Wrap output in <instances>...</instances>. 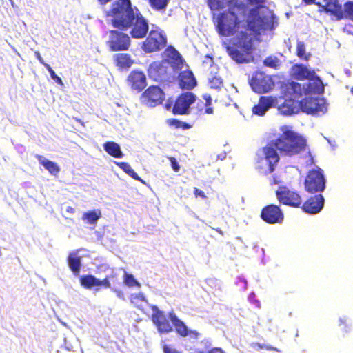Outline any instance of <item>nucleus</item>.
Returning a JSON list of instances; mask_svg holds the SVG:
<instances>
[{
  "label": "nucleus",
  "mask_w": 353,
  "mask_h": 353,
  "mask_svg": "<svg viewBox=\"0 0 353 353\" xmlns=\"http://www.w3.org/2000/svg\"><path fill=\"white\" fill-rule=\"evenodd\" d=\"M214 20L218 33L224 37L232 35L239 28L243 30L230 39L223 42L230 58L238 63L254 60L253 41L256 34L272 32L279 25V19L268 8L248 10L247 6H237L231 11L223 12Z\"/></svg>",
  "instance_id": "nucleus-1"
},
{
  "label": "nucleus",
  "mask_w": 353,
  "mask_h": 353,
  "mask_svg": "<svg viewBox=\"0 0 353 353\" xmlns=\"http://www.w3.org/2000/svg\"><path fill=\"white\" fill-rule=\"evenodd\" d=\"M282 134L274 142L257 152L258 163L264 168L265 173H271L279 160L277 150L283 155L292 156L301 152L306 147V140L287 125L281 127Z\"/></svg>",
  "instance_id": "nucleus-2"
},
{
  "label": "nucleus",
  "mask_w": 353,
  "mask_h": 353,
  "mask_svg": "<svg viewBox=\"0 0 353 353\" xmlns=\"http://www.w3.org/2000/svg\"><path fill=\"white\" fill-rule=\"evenodd\" d=\"M162 62H153L148 68L149 77L155 81H168L173 78L174 71L185 67L179 52L172 46L166 48Z\"/></svg>",
  "instance_id": "nucleus-3"
},
{
  "label": "nucleus",
  "mask_w": 353,
  "mask_h": 353,
  "mask_svg": "<svg viewBox=\"0 0 353 353\" xmlns=\"http://www.w3.org/2000/svg\"><path fill=\"white\" fill-rule=\"evenodd\" d=\"M139 11L136 7H132L130 0H116L112 3L108 16L112 18L113 26L121 30L130 24Z\"/></svg>",
  "instance_id": "nucleus-4"
},
{
  "label": "nucleus",
  "mask_w": 353,
  "mask_h": 353,
  "mask_svg": "<svg viewBox=\"0 0 353 353\" xmlns=\"http://www.w3.org/2000/svg\"><path fill=\"white\" fill-rule=\"evenodd\" d=\"M326 179L321 168L316 166L308 172L305 180V188L308 192H322L325 189Z\"/></svg>",
  "instance_id": "nucleus-5"
},
{
  "label": "nucleus",
  "mask_w": 353,
  "mask_h": 353,
  "mask_svg": "<svg viewBox=\"0 0 353 353\" xmlns=\"http://www.w3.org/2000/svg\"><path fill=\"white\" fill-rule=\"evenodd\" d=\"M300 109L313 115L324 114L327 110L325 99L319 97H306L299 101Z\"/></svg>",
  "instance_id": "nucleus-6"
},
{
  "label": "nucleus",
  "mask_w": 353,
  "mask_h": 353,
  "mask_svg": "<svg viewBox=\"0 0 353 353\" xmlns=\"http://www.w3.org/2000/svg\"><path fill=\"white\" fill-rule=\"evenodd\" d=\"M130 24L121 30H127L130 29V34L133 38L141 39L145 37L149 30V24L146 19L139 11V14H134V19H131Z\"/></svg>",
  "instance_id": "nucleus-7"
},
{
  "label": "nucleus",
  "mask_w": 353,
  "mask_h": 353,
  "mask_svg": "<svg viewBox=\"0 0 353 353\" xmlns=\"http://www.w3.org/2000/svg\"><path fill=\"white\" fill-rule=\"evenodd\" d=\"M165 34L162 31L152 30L148 37L143 42V49L146 52L159 50L166 46Z\"/></svg>",
  "instance_id": "nucleus-8"
},
{
  "label": "nucleus",
  "mask_w": 353,
  "mask_h": 353,
  "mask_svg": "<svg viewBox=\"0 0 353 353\" xmlns=\"http://www.w3.org/2000/svg\"><path fill=\"white\" fill-rule=\"evenodd\" d=\"M249 84L252 90L257 93L268 92L274 87L272 78L261 72L254 74L249 80Z\"/></svg>",
  "instance_id": "nucleus-9"
},
{
  "label": "nucleus",
  "mask_w": 353,
  "mask_h": 353,
  "mask_svg": "<svg viewBox=\"0 0 353 353\" xmlns=\"http://www.w3.org/2000/svg\"><path fill=\"white\" fill-rule=\"evenodd\" d=\"M107 43L112 51L126 50L130 45V39L125 33L111 30Z\"/></svg>",
  "instance_id": "nucleus-10"
},
{
  "label": "nucleus",
  "mask_w": 353,
  "mask_h": 353,
  "mask_svg": "<svg viewBox=\"0 0 353 353\" xmlns=\"http://www.w3.org/2000/svg\"><path fill=\"white\" fill-rule=\"evenodd\" d=\"M276 194L279 201L283 204L292 207H299L302 200L300 195L295 191L291 190L287 187H279Z\"/></svg>",
  "instance_id": "nucleus-11"
},
{
  "label": "nucleus",
  "mask_w": 353,
  "mask_h": 353,
  "mask_svg": "<svg viewBox=\"0 0 353 353\" xmlns=\"http://www.w3.org/2000/svg\"><path fill=\"white\" fill-rule=\"evenodd\" d=\"M164 100V93L158 86L149 87L142 94V102L149 107H154L161 104Z\"/></svg>",
  "instance_id": "nucleus-12"
},
{
  "label": "nucleus",
  "mask_w": 353,
  "mask_h": 353,
  "mask_svg": "<svg viewBox=\"0 0 353 353\" xmlns=\"http://www.w3.org/2000/svg\"><path fill=\"white\" fill-rule=\"evenodd\" d=\"M152 320L160 334H167L172 331V327L164 313L157 306H152Z\"/></svg>",
  "instance_id": "nucleus-13"
},
{
  "label": "nucleus",
  "mask_w": 353,
  "mask_h": 353,
  "mask_svg": "<svg viewBox=\"0 0 353 353\" xmlns=\"http://www.w3.org/2000/svg\"><path fill=\"white\" fill-rule=\"evenodd\" d=\"M196 100V96L190 92H185L181 94L173 107V113L184 114L188 112L191 104Z\"/></svg>",
  "instance_id": "nucleus-14"
},
{
  "label": "nucleus",
  "mask_w": 353,
  "mask_h": 353,
  "mask_svg": "<svg viewBox=\"0 0 353 353\" xmlns=\"http://www.w3.org/2000/svg\"><path fill=\"white\" fill-rule=\"evenodd\" d=\"M262 219L268 223H281L283 219V214L278 205H269L265 207L261 214Z\"/></svg>",
  "instance_id": "nucleus-15"
},
{
  "label": "nucleus",
  "mask_w": 353,
  "mask_h": 353,
  "mask_svg": "<svg viewBox=\"0 0 353 353\" xmlns=\"http://www.w3.org/2000/svg\"><path fill=\"white\" fill-rule=\"evenodd\" d=\"M183 68L174 71L173 79L178 77L179 85L182 89L191 90L196 84V79L191 71L182 70Z\"/></svg>",
  "instance_id": "nucleus-16"
},
{
  "label": "nucleus",
  "mask_w": 353,
  "mask_h": 353,
  "mask_svg": "<svg viewBox=\"0 0 353 353\" xmlns=\"http://www.w3.org/2000/svg\"><path fill=\"white\" fill-rule=\"evenodd\" d=\"M325 199L322 194H316L307 199L302 206V209L306 213L315 214L321 211L324 206Z\"/></svg>",
  "instance_id": "nucleus-17"
},
{
  "label": "nucleus",
  "mask_w": 353,
  "mask_h": 353,
  "mask_svg": "<svg viewBox=\"0 0 353 353\" xmlns=\"http://www.w3.org/2000/svg\"><path fill=\"white\" fill-rule=\"evenodd\" d=\"M278 105V99L272 96H262L259 99V103L253 107V113L263 116L266 112L272 107Z\"/></svg>",
  "instance_id": "nucleus-18"
},
{
  "label": "nucleus",
  "mask_w": 353,
  "mask_h": 353,
  "mask_svg": "<svg viewBox=\"0 0 353 353\" xmlns=\"http://www.w3.org/2000/svg\"><path fill=\"white\" fill-rule=\"evenodd\" d=\"M208 5L212 11H218L225 8H228V11L234 10L237 6H246L242 0H207Z\"/></svg>",
  "instance_id": "nucleus-19"
},
{
  "label": "nucleus",
  "mask_w": 353,
  "mask_h": 353,
  "mask_svg": "<svg viewBox=\"0 0 353 353\" xmlns=\"http://www.w3.org/2000/svg\"><path fill=\"white\" fill-rule=\"evenodd\" d=\"M168 318L174 326L176 332L182 336H190L196 339L198 333L196 331L190 330L183 321L180 320L174 312H170Z\"/></svg>",
  "instance_id": "nucleus-20"
},
{
  "label": "nucleus",
  "mask_w": 353,
  "mask_h": 353,
  "mask_svg": "<svg viewBox=\"0 0 353 353\" xmlns=\"http://www.w3.org/2000/svg\"><path fill=\"white\" fill-rule=\"evenodd\" d=\"M128 81L132 89L141 91L146 86V77L143 72L134 70L130 72Z\"/></svg>",
  "instance_id": "nucleus-21"
},
{
  "label": "nucleus",
  "mask_w": 353,
  "mask_h": 353,
  "mask_svg": "<svg viewBox=\"0 0 353 353\" xmlns=\"http://www.w3.org/2000/svg\"><path fill=\"white\" fill-rule=\"evenodd\" d=\"M276 106H278L279 111L284 115H291L300 110L299 101L293 99H285L281 103L278 101V105Z\"/></svg>",
  "instance_id": "nucleus-22"
},
{
  "label": "nucleus",
  "mask_w": 353,
  "mask_h": 353,
  "mask_svg": "<svg viewBox=\"0 0 353 353\" xmlns=\"http://www.w3.org/2000/svg\"><path fill=\"white\" fill-rule=\"evenodd\" d=\"M83 250L81 249L70 254L68 257V265L75 276H78L81 266V259L83 254H81Z\"/></svg>",
  "instance_id": "nucleus-23"
},
{
  "label": "nucleus",
  "mask_w": 353,
  "mask_h": 353,
  "mask_svg": "<svg viewBox=\"0 0 353 353\" xmlns=\"http://www.w3.org/2000/svg\"><path fill=\"white\" fill-rule=\"evenodd\" d=\"M324 9L336 17L337 20L344 18L343 8L339 0H324Z\"/></svg>",
  "instance_id": "nucleus-24"
},
{
  "label": "nucleus",
  "mask_w": 353,
  "mask_h": 353,
  "mask_svg": "<svg viewBox=\"0 0 353 353\" xmlns=\"http://www.w3.org/2000/svg\"><path fill=\"white\" fill-rule=\"evenodd\" d=\"M292 74L295 79L298 80L312 79L315 77L314 70H309L306 66L299 64L292 68Z\"/></svg>",
  "instance_id": "nucleus-25"
},
{
  "label": "nucleus",
  "mask_w": 353,
  "mask_h": 353,
  "mask_svg": "<svg viewBox=\"0 0 353 353\" xmlns=\"http://www.w3.org/2000/svg\"><path fill=\"white\" fill-rule=\"evenodd\" d=\"M81 285L88 290H93L98 292L100 288L99 286V279L92 274L81 276L79 278Z\"/></svg>",
  "instance_id": "nucleus-26"
},
{
  "label": "nucleus",
  "mask_w": 353,
  "mask_h": 353,
  "mask_svg": "<svg viewBox=\"0 0 353 353\" xmlns=\"http://www.w3.org/2000/svg\"><path fill=\"white\" fill-rule=\"evenodd\" d=\"M288 92L292 95L293 99L296 101H299V99L303 96V94H308V91L307 90L306 83L301 85L299 83L292 82L289 85Z\"/></svg>",
  "instance_id": "nucleus-27"
},
{
  "label": "nucleus",
  "mask_w": 353,
  "mask_h": 353,
  "mask_svg": "<svg viewBox=\"0 0 353 353\" xmlns=\"http://www.w3.org/2000/svg\"><path fill=\"white\" fill-rule=\"evenodd\" d=\"M103 148L108 154L115 158H121L123 155L120 145L115 142L108 141L105 143Z\"/></svg>",
  "instance_id": "nucleus-28"
},
{
  "label": "nucleus",
  "mask_w": 353,
  "mask_h": 353,
  "mask_svg": "<svg viewBox=\"0 0 353 353\" xmlns=\"http://www.w3.org/2000/svg\"><path fill=\"white\" fill-rule=\"evenodd\" d=\"M312 80V82L310 81L306 83L308 93L314 92L316 94H321L323 92V83L322 81L320 79V78L315 75V77L313 78Z\"/></svg>",
  "instance_id": "nucleus-29"
},
{
  "label": "nucleus",
  "mask_w": 353,
  "mask_h": 353,
  "mask_svg": "<svg viewBox=\"0 0 353 353\" xmlns=\"http://www.w3.org/2000/svg\"><path fill=\"white\" fill-rule=\"evenodd\" d=\"M101 216V210L99 209H96L84 212L82 216V220L87 223L94 225Z\"/></svg>",
  "instance_id": "nucleus-30"
},
{
  "label": "nucleus",
  "mask_w": 353,
  "mask_h": 353,
  "mask_svg": "<svg viewBox=\"0 0 353 353\" xmlns=\"http://www.w3.org/2000/svg\"><path fill=\"white\" fill-rule=\"evenodd\" d=\"M37 159L39 163L48 170L50 174H57L59 172V166L53 161L41 155H37Z\"/></svg>",
  "instance_id": "nucleus-31"
},
{
  "label": "nucleus",
  "mask_w": 353,
  "mask_h": 353,
  "mask_svg": "<svg viewBox=\"0 0 353 353\" xmlns=\"http://www.w3.org/2000/svg\"><path fill=\"white\" fill-rule=\"evenodd\" d=\"M119 167L122 169L126 174L130 176L135 180L139 181L142 183H145L143 179H141L138 174L134 171V170L131 168L130 164L125 162H119L117 163Z\"/></svg>",
  "instance_id": "nucleus-32"
},
{
  "label": "nucleus",
  "mask_w": 353,
  "mask_h": 353,
  "mask_svg": "<svg viewBox=\"0 0 353 353\" xmlns=\"http://www.w3.org/2000/svg\"><path fill=\"white\" fill-rule=\"evenodd\" d=\"M339 327L343 334H348L352 330V323L346 316L339 318Z\"/></svg>",
  "instance_id": "nucleus-33"
},
{
  "label": "nucleus",
  "mask_w": 353,
  "mask_h": 353,
  "mask_svg": "<svg viewBox=\"0 0 353 353\" xmlns=\"http://www.w3.org/2000/svg\"><path fill=\"white\" fill-rule=\"evenodd\" d=\"M117 61L118 65L121 68H130L132 64L130 55L127 54H119L117 57Z\"/></svg>",
  "instance_id": "nucleus-34"
},
{
  "label": "nucleus",
  "mask_w": 353,
  "mask_h": 353,
  "mask_svg": "<svg viewBox=\"0 0 353 353\" xmlns=\"http://www.w3.org/2000/svg\"><path fill=\"white\" fill-rule=\"evenodd\" d=\"M123 281L128 287L137 286L139 288L141 286L140 283L134 279V276L126 272H124Z\"/></svg>",
  "instance_id": "nucleus-35"
},
{
  "label": "nucleus",
  "mask_w": 353,
  "mask_h": 353,
  "mask_svg": "<svg viewBox=\"0 0 353 353\" xmlns=\"http://www.w3.org/2000/svg\"><path fill=\"white\" fill-rule=\"evenodd\" d=\"M150 6L156 10H165L169 0H149Z\"/></svg>",
  "instance_id": "nucleus-36"
},
{
  "label": "nucleus",
  "mask_w": 353,
  "mask_h": 353,
  "mask_svg": "<svg viewBox=\"0 0 353 353\" xmlns=\"http://www.w3.org/2000/svg\"><path fill=\"white\" fill-rule=\"evenodd\" d=\"M296 54L297 56L305 60H308L310 54L307 55L305 52V46L303 41H298L296 44Z\"/></svg>",
  "instance_id": "nucleus-37"
},
{
  "label": "nucleus",
  "mask_w": 353,
  "mask_h": 353,
  "mask_svg": "<svg viewBox=\"0 0 353 353\" xmlns=\"http://www.w3.org/2000/svg\"><path fill=\"white\" fill-rule=\"evenodd\" d=\"M343 13L344 17L353 21V1H347L344 4Z\"/></svg>",
  "instance_id": "nucleus-38"
},
{
  "label": "nucleus",
  "mask_w": 353,
  "mask_h": 353,
  "mask_svg": "<svg viewBox=\"0 0 353 353\" xmlns=\"http://www.w3.org/2000/svg\"><path fill=\"white\" fill-rule=\"evenodd\" d=\"M208 80L211 88L219 89L222 85V81L219 77L210 76L208 77Z\"/></svg>",
  "instance_id": "nucleus-39"
},
{
  "label": "nucleus",
  "mask_w": 353,
  "mask_h": 353,
  "mask_svg": "<svg viewBox=\"0 0 353 353\" xmlns=\"http://www.w3.org/2000/svg\"><path fill=\"white\" fill-rule=\"evenodd\" d=\"M114 276V272L113 270H111V274H108L104 279L100 280L99 283V288L101 286H103L106 288H111V283H110V279H112Z\"/></svg>",
  "instance_id": "nucleus-40"
},
{
  "label": "nucleus",
  "mask_w": 353,
  "mask_h": 353,
  "mask_svg": "<svg viewBox=\"0 0 353 353\" xmlns=\"http://www.w3.org/2000/svg\"><path fill=\"white\" fill-rule=\"evenodd\" d=\"M131 302L134 304H138L139 302H147V300L143 293L139 292L131 294Z\"/></svg>",
  "instance_id": "nucleus-41"
},
{
  "label": "nucleus",
  "mask_w": 353,
  "mask_h": 353,
  "mask_svg": "<svg viewBox=\"0 0 353 353\" xmlns=\"http://www.w3.org/2000/svg\"><path fill=\"white\" fill-rule=\"evenodd\" d=\"M203 98L205 100V112L206 114H212L213 112V108L212 107H210L211 105V103H212V98L210 95H208V94H205L203 95Z\"/></svg>",
  "instance_id": "nucleus-42"
},
{
  "label": "nucleus",
  "mask_w": 353,
  "mask_h": 353,
  "mask_svg": "<svg viewBox=\"0 0 353 353\" xmlns=\"http://www.w3.org/2000/svg\"><path fill=\"white\" fill-rule=\"evenodd\" d=\"M252 347L254 349H256V348L257 349H266V350H276V351L279 352V350L278 349H276V347H274L270 346V345H267L265 344H261L259 343H253Z\"/></svg>",
  "instance_id": "nucleus-43"
},
{
  "label": "nucleus",
  "mask_w": 353,
  "mask_h": 353,
  "mask_svg": "<svg viewBox=\"0 0 353 353\" xmlns=\"http://www.w3.org/2000/svg\"><path fill=\"white\" fill-rule=\"evenodd\" d=\"M277 59L272 57H268L264 60V65L270 67V68H276L277 65Z\"/></svg>",
  "instance_id": "nucleus-44"
},
{
  "label": "nucleus",
  "mask_w": 353,
  "mask_h": 353,
  "mask_svg": "<svg viewBox=\"0 0 353 353\" xmlns=\"http://www.w3.org/2000/svg\"><path fill=\"white\" fill-rule=\"evenodd\" d=\"M243 2L244 3V0H242ZM265 0H248V1L250 3V4H255V5H257L258 6L254 8V9H261V8H265V6H263L262 4L264 3Z\"/></svg>",
  "instance_id": "nucleus-45"
},
{
  "label": "nucleus",
  "mask_w": 353,
  "mask_h": 353,
  "mask_svg": "<svg viewBox=\"0 0 353 353\" xmlns=\"http://www.w3.org/2000/svg\"><path fill=\"white\" fill-rule=\"evenodd\" d=\"M169 160L171 163L172 168L174 171L179 172L180 170V166L176 159L174 157H170Z\"/></svg>",
  "instance_id": "nucleus-46"
},
{
  "label": "nucleus",
  "mask_w": 353,
  "mask_h": 353,
  "mask_svg": "<svg viewBox=\"0 0 353 353\" xmlns=\"http://www.w3.org/2000/svg\"><path fill=\"white\" fill-rule=\"evenodd\" d=\"M50 77L58 84L63 85V83L61 79L56 74L54 70L50 71Z\"/></svg>",
  "instance_id": "nucleus-47"
},
{
  "label": "nucleus",
  "mask_w": 353,
  "mask_h": 353,
  "mask_svg": "<svg viewBox=\"0 0 353 353\" xmlns=\"http://www.w3.org/2000/svg\"><path fill=\"white\" fill-rule=\"evenodd\" d=\"M111 290L117 294V296L122 300H125L124 293L117 288H111Z\"/></svg>",
  "instance_id": "nucleus-48"
},
{
  "label": "nucleus",
  "mask_w": 353,
  "mask_h": 353,
  "mask_svg": "<svg viewBox=\"0 0 353 353\" xmlns=\"http://www.w3.org/2000/svg\"><path fill=\"white\" fill-rule=\"evenodd\" d=\"M194 194L196 197L199 196V197H201L203 199L206 198V196H205V193L202 190H199V189H198L196 188H194Z\"/></svg>",
  "instance_id": "nucleus-49"
},
{
  "label": "nucleus",
  "mask_w": 353,
  "mask_h": 353,
  "mask_svg": "<svg viewBox=\"0 0 353 353\" xmlns=\"http://www.w3.org/2000/svg\"><path fill=\"white\" fill-rule=\"evenodd\" d=\"M206 353H225L224 351L220 347H214Z\"/></svg>",
  "instance_id": "nucleus-50"
},
{
  "label": "nucleus",
  "mask_w": 353,
  "mask_h": 353,
  "mask_svg": "<svg viewBox=\"0 0 353 353\" xmlns=\"http://www.w3.org/2000/svg\"><path fill=\"white\" fill-rule=\"evenodd\" d=\"M163 352L164 353H179L176 350L171 349L169 347L165 345L163 347Z\"/></svg>",
  "instance_id": "nucleus-51"
},
{
  "label": "nucleus",
  "mask_w": 353,
  "mask_h": 353,
  "mask_svg": "<svg viewBox=\"0 0 353 353\" xmlns=\"http://www.w3.org/2000/svg\"><path fill=\"white\" fill-rule=\"evenodd\" d=\"M182 123H183L181 121L176 120V119H172V120L170 121V125H175L176 127H180Z\"/></svg>",
  "instance_id": "nucleus-52"
},
{
  "label": "nucleus",
  "mask_w": 353,
  "mask_h": 353,
  "mask_svg": "<svg viewBox=\"0 0 353 353\" xmlns=\"http://www.w3.org/2000/svg\"><path fill=\"white\" fill-rule=\"evenodd\" d=\"M34 54H35V57H37V59L39 60V61L41 63H43L44 61H43V59L42 57L41 56V54H40L39 52L36 51V52H34Z\"/></svg>",
  "instance_id": "nucleus-53"
},
{
  "label": "nucleus",
  "mask_w": 353,
  "mask_h": 353,
  "mask_svg": "<svg viewBox=\"0 0 353 353\" xmlns=\"http://www.w3.org/2000/svg\"><path fill=\"white\" fill-rule=\"evenodd\" d=\"M225 157H226V153L225 152L221 153V154H219L217 156V159H220V160H223V159H225Z\"/></svg>",
  "instance_id": "nucleus-54"
},
{
  "label": "nucleus",
  "mask_w": 353,
  "mask_h": 353,
  "mask_svg": "<svg viewBox=\"0 0 353 353\" xmlns=\"http://www.w3.org/2000/svg\"><path fill=\"white\" fill-rule=\"evenodd\" d=\"M42 65H43L45 66V68L48 70V71L50 72V71L53 70L52 68L50 67V65H48V63L43 62V63H41Z\"/></svg>",
  "instance_id": "nucleus-55"
},
{
  "label": "nucleus",
  "mask_w": 353,
  "mask_h": 353,
  "mask_svg": "<svg viewBox=\"0 0 353 353\" xmlns=\"http://www.w3.org/2000/svg\"><path fill=\"white\" fill-rule=\"evenodd\" d=\"M66 211L70 214H73L75 211L74 208L70 206L67 207Z\"/></svg>",
  "instance_id": "nucleus-56"
},
{
  "label": "nucleus",
  "mask_w": 353,
  "mask_h": 353,
  "mask_svg": "<svg viewBox=\"0 0 353 353\" xmlns=\"http://www.w3.org/2000/svg\"><path fill=\"white\" fill-rule=\"evenodd\" d=\"M303 1L307 5L316 3L315 0H303Z\"/></svg>",
  "instance_id": "nucleus-57"
},
{
  "label": "nucleus",
  "mask_w": 353,
  "mask_h": 353,
  "mask_svg": "<svg viewBox=\"0 0 353 353\" xmlns=\"http://www.w3.org/2000/svg\"><path fill=\"white\" fill-rule=\"evenodd\" d=\"M239 282H241L243 283V288L244 289H246L247 288V281L245 279H239Z\"/></svg>",
  "instance_id": "nucleus-58"
},
{
  "label": "nucleus",
  "mask_w": 353,
  "mask_h": 353,
  "mask_svg": "<svg viewBox=\"0 0 353 353\" xmlns=\"http://www.w3.org/2000/svg\"><path fill=\"white\" fill-rule=\"evenodd\" d=\"M101 4L103 5V4H106L108 1H110V0H98Z\"/></svg>",
  "instance_id": "nucleus-59"
},
{
  "label": "nucleus",
  "mask_w": 353,
  "mask_h": 353,
  "mask_svg": "<svg viewBox=\"0 0 353 353\" xmlns=\"http://www.w3.org/2000/svg\"><path fill=\"white\" fill-rule=\"evenodd\" d=\"M351 93H352V94L353 95V87H352V89H351Z\"/></svg>",
  "instance_id": "nucleus-60"
},
{
  "label": "nucleus",
  "mask_w": 353,
  "mask_h": 353,
  "mask_svg": "<svg viewBox=\"0 0 353 353\" xmlns=\"http://www.w3.org/2000/svg\"><path fill=\"white\" fill-rule=\"evenodd\" d=\"M310 161H311V163H312L314 161L313 158H311Z\"/></svg>",
  "instance_id": "nucleus-61"
},
{
  "label": "nucleus",
  "mask_w": 353,
  "mask_h": 353,
  "mask_svg": "<svg viewBox=\"0 0 353 353\" xmlns=\"http://www.w3.org/2000/svg\"><path fill=\"white\" fill-rule=\"evenodd\" d=\"M64 326H67L65 323H62Z\"/></svg>",
  "instance_id": "nucleus-62"
}]
</instances>
